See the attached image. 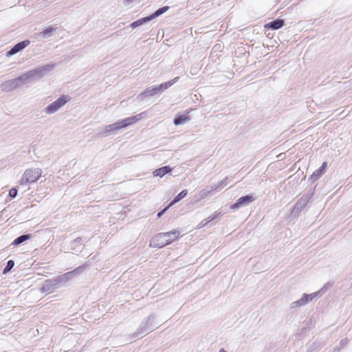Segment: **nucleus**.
<instances>
[{"label":"nucleus","mask_w":352,"mask_h":352,"mask_svg":"<svg viewBox=\"0 0 352 352\" xmlns=\"http://www.w3.org/2000/svg\"><path fill=\"white\" fill-rule=\"evenodd\" d=\"M219 352H227V351H226L223 349H221L219 351Z\"/></svg>","instance_id":"b1692460"},{"label":"nucleus","mask_w":352,"mask_h":352,"mask_svg":"<svg viewBox=\"0 0 352 352\" xmlns=\"http://www.w3.org/2000/svg\"><path fill=\"white\" fill-rule=\"evenodd\" d=\"M327 168V163L326 162L322 163L321 167L315 170L311 175V179L313 181L318 180L326 172Z\"/></svg>","instance_id":"6e6552de"},{"label":"nucleus","mask_w":352,"mask_h":352,"mask_svg":"<svg viewBox=\"0 0 352 352\" xmlns=\"http://www.w3.org/2000/svg\"><path fill=\"white\" fill-rule=\"evenodd\" d=\"M29 239L28 235H21L14 241V244L19 245Z\"/></svg>","instance_id":"a211bd4d"},{"label":"nucleus","mask_w":352,"mask_h":352,"mask_svg":"<svg viewBox=\"0 0 352 352\" xmlns=\"http://www.w3.org/2000/svg\"><path fill=\"white\" fill-rule=\"evenodd\" d=\"M284 25V21L283 19H278L275 21H273L265 25L267 28H270L272 30H278L282 28Z\"/></svg>","instance_id":"9d476101"},{"label":"nucleus","mask_w":352,"mask_h":352,"mask_svg":"<svg viewBox=\"0 0 352 352\" xmlns=\"http://www.w3.org/2000/svg\"><path fill=\"white\" fill-rule=\"evenodd\" d=\"M188 120H189V118H188V116H186V115H182V116H179L178 117H176L174 119V124L175 125H179V124H182L185 123Z\"/></svg>","instance_id":"4468645a"},{"label":"nucleus","mask_w":352,"mask_h":352,"mask_svg":"<svg viewBox=\"0 0 352 352\" xmlns=\"http://www.w3.org/2000/svg\"><path fill=\"white\" fill-rule=\"evenodd\" d=\"M41 175L42 170L40 168L28 169L24 173L21 181L25 184L33 183L38 180Z\"/></svg>","instance_id":"20e7f679"},{"label":"nucleus","mask_w":352,"mask_h":352,"mask_svg":"<svg viewBox=\"0 0 352 352\" xmlns=\"http://www.w3.org/2000/svg\"><path fill=\"white\" fill-rule=\"evenodd\" d=\"M144 115H145V112H142L141 113L133 116L132 117L124 118L122 120H120L114 124L107 126V130L108 131L111 132V131H118L123 128H126V127H127L130 125H132V124L138 122V121H140L141 119L143 118Z\"/></svg>","instance_id":"f03ea898"},{"label":"nucleus","mask_w":352,"mask_h":352,"mask_svg":"<svg viewBox=\"0 0 352 352\" xmlns=\"http://www.w3.org/2000/svg\"><path fill=\"white\" fill-rule=\"evenodd\" d=\"M312 299V296L311 295H305L304 297H302L300 300V305H304L305 304L308 300H311Z\"/></svg>","instance_id":"6ab92c4d"},{"label":"nucleus","mask_w":352,"mask_h":352,"mask_svg":"<svg viewBox=\"0 0 352 352\" xmlns=\"http://www.w3.org/2000/svg\"><path fill=\"white\" fill-rule=\"evenodd\" d=\"M180 237V232L178 230L157 233L152 237L149 245L155 248H162L178 240Z\"/></svg>","instance_id":"f257e3e1"},{"label":"nucleus","mask_w":352,"mask_h":352,"mask_svg":"<svg viewBox=\"0 0 352 352\" xmlns=\"http://www.w3.org/2000/svg\"><path fill=\"white\" fill-rule=\"evenodd\" d=\"M171 170L172 169L170 167H169L168 166H165L162 168L156 169L153 172V175H154V176L162 177L164 175H165L166 173H170L171 171Z\"/></svg>","instance_id":"9b49d317"},{"label":"nucleus","mask_w":352,"mask_h":352,"mask_svg":"<svg viewBox=\"0 0 352 352\" xmlns=\"http://www.w3.org/2000/svg\"><path fill=\"white\" fill-rule=\"evenodd\" d=\"M255 198L250 195L240 197L235 204L231 206L232 209L239 208L242 206H245L254 201Z\"/></svg>","instance_id":"423d86ee"},{"label":"nucleus","mask_w":352,"mask_h":352,"mask_svg":"<svg viewBox=\"0 0 352 352\" xmlns=\"http://www.w3.org/2000/svg\"><path fill=\"white\" fill-rule=\"evenodd\" d=\"M147 19V17H144L143 19L138 20V21L132 23L131 25L132 28H136V27L142 25L143 23H145L146 21H148L151 20V19Z\"/></svg>","instance_id":"f3484780"},{"label":"nucleus","mask_w":352,"mask_h":352,"mask_svg":"<svg viewBox=\"0 0 352 352\" xmlns=\"http://www.w3.org/2000/svg\"><path fill=\"white\" fill-rule=\"evenodd\" d=\"M220 214L219 212H215L211 216H209L207 219H205L202 221H201L197 226V229H201V228H203L204 227H206V226H208V224L212 221V220L215 219L217 217H219V215Z\"/></svg>","instance_id":"1a4fd4ad"},{"label":"nucleus","mask_w":352,"mask_h":352,"mask_svg":"<svg viewBox=\"0 0 352 352\" xmlns=\"http://www.w3.org/2000/svg\"><path fill=\"white\" fill-rule=\"evenodd\" d=\"M170 206H166L164 209H163L162 211L159 212L157 213V217L160 218L162 217V215L168 210V208H170Z\"/></svg>","instance_id":"4be33fe9"},{"label":"nucleus","mask_w":352,"mask_h":352,"mask_svg":"<svg viewBox=\"0 0 352 352\" xmlns=\"http://www.w3.org/2000/svg\"><path fill=\"white\" fill-rule=\"evenodd\" d=\"M17 195V190L15 188H12L9 191V196L11 198H14Z\"/></svg>","instance_id":"412c9836"},{"label":"nucleus","mask_w":352,"mask_h":352,"mask_svg":"<svg viewBox=\"0 0 352 352\" xmlns=\"http://www.w3.org/2000/svg\"><path fill=\"white\" fill-rule=\"evenodd\" d=\"M52 67L53 66L50 65H45L42 67L30 71L28 73H26L17 78L12 80L10 82H8V83L10 84V86L15 87L17 85L18 82H20L22 80H27L35 75L41 76L43 74V72L50 70L52 68Z\"/></svg>","instance_id":"7ed1b4c3"},{"label":"nucleus","mask_w":352,"mask_h":352,"mask_svg":"<svg viewBox=\"0 0 352 352\" xmlns=\"http://www.w3.org/2000/svg\"><path fill=\"white\" fill-rule=\"evenodd\" d=\"M68 100L69 99H67V97L66 96H60L58 100L54 101L53 103L50 104L46 108V112L47 113H53L56 112L62 106H63Z\"/></svg>","instance_id":"39448f33"},{"label":"nucleus","mask_w":352,"mask_h":352,"mask_svg":"<svg viewBox=\"0 0 352 352\" xmlns=\"http://www.w3.org/2000/svg\"><path fill=\"white\" fill-rule=\"evenodd\" d=\"M30 44V41L26 40L15 45L10 51L6 54L8 56H11L17 52H20Z\"/></svg>","instance_id":"0eeeda50"},{"label":"nucleus","mask_w":352,"mask_h":352,"mask_svg":"<svg viewBox=\"0 0 352 352\" xmlns=\"http://www.w3.org/2000/svg\"><path fill=\"white\" fill-rule=\"evenodd\" d=\"M14 266V261H9L8 262L7 266L4 268L3 272L6 273L8 271H9L12 267Z\"/></svg>","instance_id":"aec40b11"},{"label":"nucleus","mask_w":352,"mask_h":352,"mask_svg":"<svg viewBox=\"0 0 352 352\" xmlns=\"http://www.w3.org/2000/svg\"><path fill=\"white\" fill-rule=\"evenodd\" d=\"M54 30V29L52 28H50L48 29H46L45 31H43V34H47L49 33H50L51 32H52Z\"/></svg>","instance_id":"5701e85b"},{"label":"nucleus","mask_w":352,"mask_h":352,"mask_svg":"<svg viewBox=\"0 0 352 352\" xmlns=\"http://www.w3.org/2000/svg\"><path fill=\"white\" fill-rule=\"evenodd\" d=\"M178 78V77H176L174 80L171 81L164 82L160 85L159 86H157V88L159 89V91L160 92L162 90L168 89L169 87L173 85Z\"/></svg>","instance_id":"2eb2a0df"},{"label":"nucleus","mask_w":352,"mask_h":352,"mask_svg":"<svg viewBox=\"0 0 352 352\" xmlns=\"http://www.w3.org/2000/svg\"><path fill=\"white\" fill-rule=\"evenodd\" d=\"M169 7L168 6H164L162 8H160V9H158L157 10H156L153 14H152L151 16H147V19H153L161 14H162L163 13H164L165 12H166L168 10Z\"/></svg>","instance_id":"ddd939ff"},{"label":"nucleus","mask_w":352,"mask_h":352,"mask_svg":"<svg viewBox=\"0 0 352 352\" xmlns=\"http://www.w3.org/2000/svg\"><path fill=\"white\" fill-rule=\"evenodd\" d=\"M188 194L187 190H183L181 191L175 198L174 199L168 204V206H172L183 198H184Z\"/></svg>","instance_id":"f8f14e48"},{"label":"nucleus","mask_w":352,"mask_h":352,"mask_svg":"<svg viewBox=\"0 0 352 352\" xmlns=\"http://www.w3.org/2000/svg\"><path fill=\"white\" fill-rule=\"evenodd\" d=\"M159 93H160L159 89L157 88V87H155L147 88L144 91V94H145L147 96H153Z\"/></svg>","instance_id":"dca6fc26"}]
</instances>
